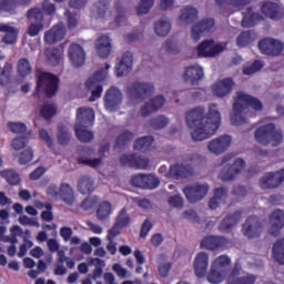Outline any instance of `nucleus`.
<instances>
[{
  "label": "nucleus",
  "instance_id": "nucleus-5",
  "mask_svg": "<svg viewBox=\"0 0 284 284\" xmlns=\"http://www.w3.org/2000/svg\"><path fill=\"white\" fill-rule=\"evenodd\" d=\"M261 54L266 57H281L284 50V43L274 38H264L257 42Z\"/></svg>",
  "mask_w": 284,
  "mask_h": 284
},
{
  "label": "nucleus",
  "instance_id": "nucleus-58",
  "mask_svg": "<svg viewBox=\"0 0 284 284\" xmlns=\"http://www.w3.org/2000/svg\"><path fill=\"white\" fill-rule=\"evenodd\" d=\"M97 14L100 19H104L105 14H108V10H110V3L106 0H99L95 2Z\"/></svg>",
  "mask_w": 284,
  "mask_h": 284
},
{
  "label": "nucleus",
  "instance_id": "nucleus-64",
  "mask_svg": "<svg viewBox=\"0 0 284 284\" xmlns=\"http://www.w3.org/2000/svg\"><path fill=\"white\" fill-rule=\"evenodd\" d=\"M26 145H28V136L26 135L14 138L11 143V148H13L16 151L23 150Z\"/></svg>",
  "mask_w": 284,
  "mask_h": 284
},
{
  "label": "nucleus",
  "instance_id": "nucleus-2",
  "mask_svg": "<svg viewBox=\"0 0 284 284\" xmlns=\"http://www.w3.org/2000/svg\"><path fill=\"white\" fill-rule=\"evenodd\" d=\"M250 108L255 110V112H261V110H263V102L254 95H250L242 91L236 92L233 109L230 114L232 125H247L250 120H247L245 114L250 112Z\"/></svg>",
  "mask_w": 284,
  "mask_h": 284
},
{
  "label": "nucleus",
  "instance_id": "nucleus-13",
  "mask_svg": "<svg viewBox=\"0 0 284 284\" xmlns=\"http://www.w3.org/2000/svg\"><path fill=\"white\" fill-rule=\"evenodd\" d=\"M216 30V22L213 18H205L194 24L191 29V38L193 41H200L202 34H210Z\"/></svg>",
  "mask_w": 284,
  "mask_h": 284
},
{
  "label": "nucleus",
  "instance_id": "nucleus-51",
  "mask_svg": "<svg viewBox=\"0 0 284 284\" xmlns=\"http://www.w3.org/2000/svg\"><path fill=\"white\" fill-rule=\"evenodd\" d=\"M17 70L20 77H28V74H31L32 67L30 65L28 58H21L18 61Z\"/></svg>",
  "mask_w": 284,
  "mask_h": 284
},
{
  "label": "nucleus",
  "instance_id": "nucleus-11",
  "mask_svg": "<svg viewBox=\"0 0 284 284\" xmlns=\"http://www.w3.org/2000/svg\"><path fill=\"white\" fill-rule=\"evenodd\" d=\"M182 79L184 83L192 85V88H199V85H201V81L205 79V72L200 65H189L184 68Z\"/></svg>",
  "mask_w": 284,
  "mask_h": 284
},
{
  "label": "nucleus",
  "instance_id": "nucleus-20",
  "mask_svg": "<svg viewBox=\"0 0 284 284\" xmlns=\"http://www.w3.org/2000/svg\"><path fill=\"white\" fill-rule=\"evenodd\" d=\"M241 216H243V212L235 211L231 214H227L223 217V220L220 222L217 230L224 234H230L239 223H241Z\"/></svg>",
  "mask_w": 284,
  "mask_h": 284
},
{
  "label": "nucleus",
  "instance_id": "nucleus-18",
  "mask_svg": "<svg viewBox=\"0 0 284 284\" xmlns=\"http://www.w3.org/2000/svg\"><path fill=\"white\" fill-rule=\"evenodd\" d=\"M268 224L271 236H280L281 230L284 227V211L281 209L273 211L268 216Z\"/></svg>",
  "mask_w": 284,
  "mask_h": 284
},
{
  "label": "nucleus",
  "instance_id": "nucleus-22",
  "mask_svg": "<svg viewBox=\"0 0 284 284\" xmlns=\"http://www.w3.org/2000/svg\"><path fill=\"white\" fill-rule=\"evenodd\" d=\"M276 130V124L268 123L257 128L254 132V139L261 145H270L272 143V132Z\"/></svg>",
  "mask_w": 284,
  "mask_h": 284
},
{
  "label": "nucleus",
  "instance_id": "nucleus-60",
  "mask_svg": "<svg viewBox=\"0 0 284 284\" xmlns=\"http://www.w3.org/2000/svg\"><path fill=\"white\" fill-rule=\"evenodd\" d=\"M161 184V181L154 175L144 174V190H156V186Z\"/></svg>",
  "mask_w": 284,
  "mask_h": 284
},
{
  "label": "nucleus",
  "instance_id": "nucleus-23",
  "mask_svg": "<svg viewBox=\"0 0 284 284\" xmlns=\"http://www.w3.org/2000/svg\"><path fill=\"white\" fill-rule=\"evenodd\" d=\"M75 125L82 128H92V125H94V110L83 106L78 108Z\"/></svg>",
  "mask_w": 284,
  "mask_h": 284
},
{
  "label": "nucleus",
  "instance_id": "nucleus-10",
  "mask_svg": "<svg viewBox=\"0 0 284 284\" xmlns=\"http://www.w3.org/2000/svg\"><path fill=\"white\" fill-rule=\"evenodd\" d=\"M284 183V169L275 172H267L260 179L262 190H278Z\"/></svg>",
  "mask_w": 284,
  "mask_h": 284
},
{
  "label": "nucleus",
  "instance_id": "nucleus-61",
  "mask_svg": "<svg viewBox=\"0 0 284 284\" xmlns=\"http://www.w3.org/2000/svg\"><path fill=\"white\" fill-rule=\"evenodd\" d=\"M163 49L164 52H168L169 54H179V52H181L179 44L174 40H166L163 44Z\"/></svg>",
  "mask_w": 284,
  "mask_h": 284
},
{
  "label": "nucleus",
  "instance_id": "nucleus-8",
  "mask_svg": "<svg viewBox=\"0 0 284 284\" xmlns=\"http://www.w3.org/2000/svg\"><path fill=\"white\" fill-rule=\"evenodd\" d=\"M242 234L246 239H258L263 234V221L256 215L248 216L242 224Z\"/></svg>",
  "mask_w": 284,
  "mask_h": 284
},
{
  "label": "nucleus",
  "instance_id": "nucleus-52",
  "mask_svg": "<svg viewBox=\"0 0 284 284\" xmlns=\"http://www.w3.org/2000/svg\"><path fill=\"white\" fill-rule=\"evenodd\" d=\"M55 114H57L55 104L45 103L40 109V116L42 119H45V121H50V119H52V116H54Z\"/></svg>",
  "mask_w": 284,
  "mask_h": 284
},
{
  "label": "nucleus",
  "instance_id": "nucleus-57",
  "mask_svg": "<svg viewBox=\"0 0 284 284\" xmlns=\"http://www.w3.org/2000/svg\"><path fill=\"white\" fill-rule=\"evenodd\" d=\"M152 8H154V0H141L136 12L141 17L143 14H148Z\"/></svg>",
  "mask_w": 284,
  "mask_h": 284
},
{
  "label": "nucleus",
  "instance_id": "nucleus-14",
  "mask_svg": "<svg viewBox=\"0 0 284 284\" xmlns=\"http://www.w3.org/2000/svg\"><path fill=\"white\" fill-rule=\"evenodd\" d=\"M231 145H232V136L224 134L216 139L211 140L207 143V150L209 152H211V154H215V156H219L227 152Z\"/></svg>",
  "mask_w": 284,
  "mask_h": 284
},
{
  "label": "nucleus",
  "instance_id": "nucleus-9",
  "mask_svg": "<svg viewBox=\"0 0 284 284\" xmlns=\"http://www.w3.org/2000/svg\"><path fill=\"white\" fill-rule=\"evenodd\" d=\"M207 192H210V184L207 183L197 182L183 189V194L189 203H199V201H203V199L207 196Z\"/></svg>",
  "mask_w": 284,
  "mask_h": 284
},
{
  "label": "nucleus",
  "instance_id": "nucleus-4",
  "mask_svg": "<svg viewBox=\"0 0 284 284\" xmlns=\"http://www.w3.org/2000/svg\"><path fill=\"white\" fill-rule=\"evenodd\" d=\"M156 88L152 82L145 81H134L126 89V95L131 103L134 105H139V103H143V101H148L150 97H153Z\"/></svg>",
  "mask_w": 284,
  "mask_h": 284
},
{
  "label": "nucleus",
  "instance_id": "nucleus-41",
  "mask_svg": "<svg viewBox=\"0 0 284 284\" xmlns=\"http://www.w3.org/2000/svg\"><path fill=\"white\" fill-rule=\"evenodd\" d=\"M19 8V0H0V12H8V14H17Z\"/></svg>",
  "mask_w": 284,
  "mask_h": 284
},
{
  "label": "nucleus",
  "instance_id": "nucleus-6",
  "mask_svg": "<svg viewBox=\"0 0 284 284\" xmlns=\"http://www.w3.org/2000/svg\"><path fill=\"white\" fill-rule=\"evenodd\" d=\"M197 57L201 59H214L222 52H225V45L223 43H216L213 39L202 41L197 48Z\"/></svg>",
  "mask_w": 284,
  "mask_h": 284
},
{
  "label": "nucleus",
  "instance_id": "nucleus-44",
  "mask_svg": "<svg viewBox=\"0 0 284 284\" xmlns=\"http://www.w3.org/2000/svg\"><path fill=\"white\" fill-rule=\"evenodd\" d=\"M232 263V260L227 255H220L217 258L214 260L212 266L216 270L225 272L227 274V270Z\"/></svg>",
  "mask_w": 284,
  "mask_h": 284
},
{
  "label": "nucleus",
  "instance_id": "nucleus-33",
  "mask_svg": "<svg viewBox=\"0 0 284 284\" xmlns=\"http://www.w3.org/2000/svg\"><path fill=\"white\" fill-rule=\"evenodd\" d=\"M88 128L74 125L75 136L81 143H92L94 141V132L88 130Z\"/></svg>",
  "mask_w": 284,
  "mask_h": 284
},
{
  "label": "nucleus",
  "instance_id": "nucleus-28",
  "mask_svg": "<svg viewBox=\"0 0 284 284\" xmlns=\"http://www.w3.org/2000/svg\"><path fill=\"white\" fill-rule=\"evenodd\" d=\"M132 63H134V55L126 51L123 53L121 61L115 67V72L118 77H128L129 72H132Z\"/></svg>",
  "mask_w": 284,
  "mask_h": 284
},
{
  "label": "nucleus",
  "instance_id": "nucleus-53",
  "mask_svg": "<svg viewBox=\"0 0 284 284\" xmlns=\"http://www.w3.org/2000/svg\"><path fill=\"white\" fill-rule=\"evenodd\" d=\"M130 215L128 214V210L122 209L120 211V213L118 214V216L115 217V225H118L119 227H128V225H130Z\"/></svg>",
  "mask_w": 284,
  "mask_h": 284
},
{
  "label": "nucleus",
  "instance_id": "nucleus-17",
  "mask_svg": "<svg viewBox=\"0 0 284 284\" xmlns=\"http://www.w3.org/2000/svg\"><path fill=\"white\" fill-rule=\"evenodd\" d=\"M234 85H236V83L234 82V79L225 78V79L219 80L212 85V92L214 97H217L219 99H225V97H229L230 94H232V90H234Z\"/></svg>",
  "mask_w": 284,
  "mask_h": 284
},
{
  "label": "nucleus",
  "instance_id": "nucleus-37",
  "mask_svg": "<svg viewBox=\"0 0 284 284\" xmlns=\"http://www.w3.org/2000/svg\"><path fill=\"white\" fill-rule=\"evenodd\" d=\"M98 221H108L110 214H112V204L110 202H102L97 210Z\"/></svg>",
  "mask_w": 284,
  "mask_h": 284
},
{
  "label": "nucleus",
  "instance_id": "nucleus-38",
  "mask_svg": "<svg viewBox=\"0 0 284 284\" xmlns=\"http://www.w3.org/2000/svg\"><path fill=\"white\" fill-rule=\"evenodd\" d=\"M225 276H227V273H225V271H221L214 266H211V271L207 274V281L212 284H219L225 281Z\"/></svg>",
  "mask_w": 284,
  "mask_h": 284
},
{
  "label": "nucleus",
  "instance_id": "nucleus-26",
  "mask_svg": "<svg viewBox=\"0 0 284 284\" xmlns=\"http://www.w3.org/2000/svg\"><path fill=\"white\" fill-rule=\"evenodd\" d=\"M69 59L74 68H81L85 63V51L83 47L77 43L70 44Z\"/></svg>",
  "mask_w": 284,
  "mask_h": 284
},
{
  "label": "nucleus",
  "instance_id": "nucleus-39",
  "mask_svg": "<svg viewBox=\"0 0 284 284\" xmlns=\"http://www.w3.org/2000/svg\"><path fill=\"white\" fill-rule=\"evenodd\" d=\"M272 252L275 261L284 265V237L274 243Z\"/></svg>",
  "mask_w": 284,
  "mask_h": 284
},
{
  "label": "nucleus",
  "instance_id": "nucleus-16",
  "mask_svg": "<svg viewBox=\"0 0 284 284\" xmlns=\"http://www.w3.org/2000/svg\"><path fill=\"white\" fill-rule=\"evenodd\" d=\"M65 32H68V30L63 22L53 26L50 30L44 32V43L54 45L55 43L63 41L65 39Z\"/></svg>",
  "mask_w": 284,
  "mask_h": 284
},
{
  "label": "nucleus",
  "instance_id": "nucleus-27",
  "mask_svg": "<svg viewBox=\"0 0 284 284\" xmlns=\"http://www.w3.org/2000/svg\"><path fill=\"white\" fill-rule=\"evenodd\" d=\"M210 263V255L205 252H200L194 260V271L197 278H203L207 274V265Z\"/></svg>",
  "mask_w": 284,
  "mask_h": 284
},
{
  "label": "nucleus",
  "instance_id": "nucleus-35",
  "mask_svg": "<svg viewBox=\"0 0 284 284\" xmlns=\"http://www.w3.org/2000/svg\"><path fill=\"white\" fill-rule=\"evenodd\" d=\"M172 30V23L165 19H160L154 23V31L158 37H168Z\"/></svg>",
  "mask_w": 284,
  "mask_h": 284
},
{
  "label": "nucleus",
  "instance_id": "nucleus-21",
  "mask_svg": "<svg viewBox=\"0 0 284 284\" xmlns=\"http://www.w3.org/2000/svg\"><path fill=\"white\" fill-rule=\"evenodd\" d=\"M163 105H165V98L163 95H156L141 106L140 114L145 119L154 114V112H159Z\"/></svg>",
  "mask_w": 284,
  "mask_h": 284
},
{
  "label": "nucleus",
  "instance_id": "nucleus-46",
  "mask_svg": "<svg viewBox=\"0 0 284 284\" xmlns=\"http://www.w3.org/2000/svg\"><path fill=\"white\" fill-rule=\"evenodd\" d=\"M243 19L241 21L242 28H254V22L258 19V14L252 12L251 8L246 9V12H243Z\"/></svg>",
  "mask_w": 284,
  "mask_h": 284
},
{
  "label": "nucleus",
  "instance_id": "nucleus-54",
  "mask_svg": "<svg viewBox=\"0 0 284 284\" xmlns=\"http://www.w3.org/2000/svg\"><path fill=\"white\" fill-rule=\"evenodd\" d=\"M27 19H29V21H34L36 23H42L43 11L40 8H31L27 12Z\"/></svg>",
  "mask_w": 284,
  "mask_h": 284
},
{
  "label": "nucleus",
  "instance_id": "nucleus-7",
  "mask_svg": "<svg viewBox=\"0 0 284 284\" xmlns=\"http://www.w3.org/2000/svg\"><path fill=\"white\" fill-rule=\"evenodd\" d=\"M101 81H105V71H103V69L98 70L85 82L87 90H90L91 92V97L89 99L91 103L97 99H101V94H103V85H101Z\"/></svg>",
  "mask_w": 284,
  "mask_h": 284
},
{
  "label": "nucleus",
  "instance_id": "nucleus-3",
  "mask_svg": "<svg viewBox=\"0 0 284 284\" xmlns=\"http://www.w3.org/2000/svg\"><path fill=\"white\" fill-rule=\"evenodd\" d=\"M36 77L37 88L33 97H39V92H44L48 99H52L59 92V77L41 70L36 71Z\"/></svg>",
  "mask_w": 284,
  "mask_h": 284
},
{
  "label": "nucleus",
  "instance_id": "nucleus-15",
  "mask_svg": "<svg viewBox=\"0 0 284 284\" xmlns=\"http://www.w3.org/2000/svg\"><path fill=\"white\" fill-rule=\"evenodd\" d=\"M94 149L90 146H79L77 161L80 165H88L89 168H99L102 165L101 159H92Z\"/></svg>",
  "mask_w": 284,
  "mask_h": 284
},
{
  "label": "nucleus",
  "instance_id": "nucleus-36",
  "mask_svg": "<svg viewBox=\"0 0 284 284\" xmlns=\"http://www.w3.org/2000/svg\"><path fill=\"white\" fill-rule=\"evenodd\" d=\"M153 142H154V138L152 135L142 136L134 142L133 148L138 152H148V150L152 148Z\"/></svg>",
  "mask_w": 284,
  "mask_h": 284
},
{
  "label": "nucleus",
  "instance_id": "nucleus-63",
  "mask_svg": "<svg viewBox=\"0 0 284 284\" xmlns=\"http://www.w3.org/2000/svg\"><path fill=\"white\" fill-rule=\"evenodd\" d=\"M34 158V151L32 148H28L27 150L22 151L19 158V163L21 165H26L27 163H30L32 159Z\"/></svg>",
  "mask_w": 284,
  "mask_h": 284
},
{
  "label": "nucleus",
  "instance_id": "nucleus-48",
  "mask_svg": "<svg viewBox=\"0 0 284 284\" xmlns=\"http://www.w3.org/2000/svg\"><path fill=\"white\" fill-rule=\"evenodd\" d=\"M254 37V32L247 30L242 31L236 38V45L237 48H245L252 43Z\"/></svg>",
  "mask_w": 284,
  "mask_h": 284
},
{
  "label": "nucleus",
  "instance_id": "nucleus-50",
  "mask_svg": "<svg viewBox=\"0 0 284 284\" xmlns=\"http://www.w3.org/2000/svg\"><path fill=\"white\" fill-rule=\"evenodd\" d=\"M264 65L265 64L263 63V61L255 60L253 63L243 67V74H246L248 77L252 74H256V72H261V70H263Z\"/></svg>",
  "mask_w": 284,
  "mask_h": 284
},
{
  "label": "nucleus",
  "instance_id": "nucleus-45",
  "mask_svg": "<svg viewBox=\"0 0 284 284\" xmlns=\"http://www.w3.org/2000/svg\"><path fill=\"white\" fill-rule=\"evenodd\" d=\"M48 63L50 65H59L61 63V51L57 48L47 49L44 51Z\"/></svg>",
  "mask_w": 284,
  "mask_h": 284
},
{
  "label": "nucleus",
  "instance_id": "nucleus-56",
  "mask_svg": "<svg viewBox=\"0 0 284 284\" xmlns=\"http://www.w3.org/2000/svg\"><path fill=\"white\" fill-rule=\"evenodd\" d=\"M186 161H190L195 168H203L207 163V159L199 153L189 154Z\"/></svg>",
  "mask_w": 284,
  "mask_h": 284
},
{
  "label": "nucleus",
  "instance_id": "nucleus-29",
  "mask_svg": "<svg viewBox=\"0 0 284 284\" xmlns=\"http://www.w3.org/2000/svg\"><path fill=\"white\" fill-rule=\"evenodd\" d=\"M95 50L101 59H106L112 52V40L108 36H101L97 39Z\"/></svg>",
  "mask_w": 284,
  "mask_h": 284
},
{
  "label": "nucleus",
  "instance_id": "nucleus-1",
  "mask_svg": "<svg viewBox=\"0 0 284 284\" xmlns=\"http://www.w3.org/2000/svg\"><path fill=\"white\" fill-rule=\"evenodd\" d=\"M187 128L193 130L191 136L193 141H205L216 134V130L221 128V113L216 104L209 108V113L205 115V108L197 106L190 110L185 114Z\"/></svg>",
  "mask_w": 284,
  "mask_h": 284
},
{
  "label": "nucleus",
  "instance_id": "nucleus-12",
  "mask_svg": "<svg viewBox=\"0 0 284 284\" xmlns=\"http://www.w3.org/2000/svg\"><path fill=\"white\" fill-rule=\"evenodd\" d=\"M123 103V93L119 88L111 87L104 94V108L108 112H116Z\"/></svg>",
  "mask_w": 284,
  "mask_h": 284
},
{
  "label": "nucleus",
  "instance_id": "nucleus-42",
  "mask_svg": "<svg viewBox=\"0 0 284 284\" xmlns=\"http://www.w3.org/2000/svg\"><path fill=\"white\" fill-rule=\"evenodd\" d=\"M149 125L153 130H163V128H168V125H170V119L165 115H158L149 121Z\"/></svg>",
  "mask_w": 284,
  "mask_h": 284
},
{
  "label": "nucleus",
  "instance_id": "nucleus-24",
  "mask_svg": "<svg viewBox=\"0 0 284 284\" xmlns=\"http://www.w3.org/2000/svg\"><path fill=\"white\" fill-rule=\"evenodd\" d=\"M229 241L225 239V236H205L201 243L200 247L202 250H211V252H214L216 250H221V247H225L227 245Z\"/></svg>",
  "mask_w": 284,
  "mask_h": 284
},
{
  "label": "nucleus",
  "instance_id": "nucleus-25",
  "mask_svg": "<svg viewBox=\"0 0 284 284\" xmlns=\"http://www.w3.org/2000/svg\"><path fill=\"white\" fill-rule=\"evenodd\" d=\"M169 176L172 179H190V176H194V166L192 164H174L169 170Z\"/></svg>",
  "mask_w": 284,
  "mask_h": 284
},
{
  "label": "nucleus",
  "instance_id": "nucleus-55",
  "mask_svg": "<svg viewBox=\"0 0 284 284\" xmlns=\"http://www.w3.org/2000/svg\"><path fill=\"white\" fill-rule=\"evenodd\" d=\"M133 139L134 133H132L131 131H124L116 138L115 144L118 145V148H125V145H128V143H130V141H132Z\"/></svg>",
  "mask_w": 284,
  "mask_h": 284
},
{
  "label": "nucleus",
  "instance_id": "nucleus-40",
  "mask_svg": "<svg viewBox=\"0 0 284 284\" xmlns=\"http://www.w3.org/2000/svg\"><path fill=\"white\" fill-rule=\"evenodd\" d=\"M236 176L237 174L236 172H234L232 164L224 165L219 173V179H221V181H223L224 183L234 181Z\"/></svg>",
  "mask_w": 284,
  "mask_h": 284
},
{
  "label": "nucleus",
  "instance_id": "nucleus-47",
  "mask_svg": "<svg viewBox=\"0 0 284 284\" xmlns=\"http://www.w3.org/2000/svg\"><path fill=\"white\" fill-rule=\"evenodd\" d=\"M0 176H2V179H6L9 185H19L21 183V178L19 176V173H17L14 170L1 171Z\"/></svg>",
  "mask_w": 284,
  "mask_h": 284
},
{
  "label": "nucleus",
  "instance_id": "nucleus-34",
  "mask_svg": "<svg viewBox=\"0 0 284 284\" xmlns=\"http://www.w3.org/2000/svg\"><path fill=\"white\" fill-rule=\"evenodd\" d=\"M57 130L58 143L60 145H68L72 140V133L70 132V129H68V126L64 124H58Z\"/></svg>",
  "mask_w": 284,
  "mask_h": 284
},
{
  "label": "nucleus",
  "instance_id": "nucleus-59",
  "mask_svg": "<svg viewBox=\"0 0 284 284\" xmlns=\"http://www.w3.org/2000/svg\"><path fill=\"white\" fill-rule=\"evenodd\" d=\"M284 141L283 130L274 129L271 134L272 148H278Z\"/></svg>",
  "mask_w": 284,
  "mask_h": 284
},
{
  "label": "nucleus",
  "instance_id": "nucleus-32",
  "mask_svg": "<svg viewBox=\"0 0 284 284\" xmlns=\"http://www.w3.org/2000/svg\"><path fill=\"white\" fill-rule=\"evenodd\" d=\"M60 199L65 203V205L72 206L74 205V190L68 183H62L60 185Z\"/></svg>",
  "mask_w": 284,
  "mask_h": 284
},
{
  "label": "nucleus",
  "instance_id": "nucleus-19",
  "mask_svg": "<svg viewBox=\"0 0 284 284\" xmlns=\"http://www.w3.org/2000/svg\"><path fill=\"white\" fill-rule=\"evenodd\" d=\"M261 10L262 14H265V17H268V19H272L273 21H281V19H284L283 4L272 1L262 2Z\"/></svg>",
  "mask_w": 284,
  "mask_h": 284
},
{
  "label": "nucleus",
  "instance_id": "nucleus-31",
  "mask_svg": "<svg viewBox=\"0 0 284 284\" xmlns=\"http://www.w3.org/2000/svg\"><path fill=\"white\" fill-rule=\"evenodd\" d=\"M78 191L83 195L92 194L94 192V179L90 175H81L78 180Z\"/></svg>",
  "mask_w": 284,
  "mask_h": 284
},
{
  "label": "nucleus",
  "instance_id": "nucleus-43",
  "mask_svg": "<svg viewBox=\"0 0 284 284\" xmlns=\"http://www.w3.org/2000/svg\"><path fill=\"white\" fill-rule=\"evenodd\" d=\"M11 81H12V63L7 62L3 65L2 71L0 73V85L4 88V85L10 84Z\"/></svg>",
  "mask_w": 284,
  "mask_h": 284
},
{
  "label": "nucleus",
  "instance_id": "nucleus-62",
  "mask_svg": "<svg viewBox=\"0 0 284 284\" xmlns=\"http://www.w3.org/2000/svg\"><path fill=\"white\" fill-rule=\"evenodd\" d=\"M136 154L131 153V154H122L119 159L121 165L123 168H134V160H135Z\"/></svg>",
  "mask_w": 284,
  "mask_h": 284
},
{
  "label": "nucleus",
  "instance_id": "nucleus-30",
  "mask_svg": "<svg viewBox=\"0 0 284 284\" xmlns=\"http://www.w3.org/2000/svg\"><path fill=\"white\" fill-rule=\"evenodd\" d=\"M179 19L182 26H190L199 19V9L192 6H186L181 9Z\"/></svg>",
  "mask_w": 284,
  "mask_h": 284
},
{
  "label": "nucleus",
  "instance_id": "nucleus-49",
  "mask_svg": "<svg viewBox=\"0 0 284 284\" xmlns=\"http://www.w3.org/2000/svg\"><path fill=\"white\" fill-rule=\"evenodd\" d=\"M250 1L251 0H215V3L220 8H223V6H232L233 8L241 10V8H245V6H250Z\"/></svg>",
  "mask_w": 284,
  "mask_h": 284
}]
</instances>
